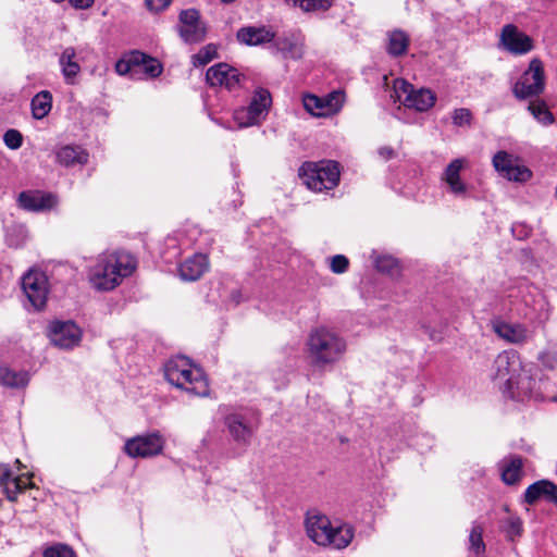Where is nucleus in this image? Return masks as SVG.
Listing matches in <instances>:
<instances>
[{
	"instance_id": "1",
	"label": "nucleus",
	"mask_w": 557,
	"mask_h": 557,
	"mask_svg": "<svg viewBox=\"0 0 557 557\" xmlns=\"http://www.w3.org/2000/svg\"><path fill=\"white\" fill-rule=\"evenodd\" d=\"M136 269V259L126 251H111L99 255L89 271V281L98 290H112Z\"/></svg>"
},
{
	"instance_id": "2",
	"label": "nucleus",
	"mask_w": 557,
	"mask_h": 557,
	"mask_svg": "<svg viewBox=\"0 0 557 557\" xmlns=\"http://www.w3.org/2000/svg\"><path fill=\"white\" fill-rule=\"evenodd\" d=\"M164 376L171 385L190 396L207 397L210 394L203 370L184 356L172 358L164 364Z\"/></svg>"
},
{
	"instance_id": "3",
	"label": "nucleus",
	"mask_w": 557,
	"mask_h": 557,
	"mask_svg": "<svg viewBox=\"0 0 557 557\" xmlns=\"http://www.w3.org/2000/svg\"><path fill=\"white\" fill-rule=\"evenodd\" d=\"M346 351V342L335 332L320 326L307 338L306 352L312 367L324 368L337 362Z\"/></svg>"
},
{
	"instance_id": "4",
	"label": "nucleus",
	"mask_w": 557,
	"mask_h": 557,
	"mask_svg": "<svg viewBox=\"0 0 557 557\" xmlns=\"http://www.w3.org/2000/svg\"><path fill=\"white\" fill-rule=\"evenodd\" d=\"M306 531L312 542L333 549L346 548L355 536V530L350 524H333L330 519L323 515L308 517L306 519Z\"/></svg>"
},
{
	"instance_id": "5",
	"label": "nucleus",
	"mask_w": 557,
	"mask_h": 557,
	"mask_svg": "<svg viewBox=\"0 0 557 557\" xmlns=\"http://www.w3.org/2000/svg\"><path fill=\"white\" fill-rule=\"evenodd\" d=\"M339 164L332 160L305 162L299 169L302 183L313 191L335 188L339 182Z\"/></svg>"
},
{
	"instance_id": "6",
	"label": "nucleus",
	"mask_w": 557,
	"mask_h": 557,
	"mask_svg": "<svg viewBox=\"0 0 557 557\" xmlns=\"http://www.w3.org/2000/svg\"><path fill=\"white\" fill-rule=\"evenodd\" d=\"M394 90L396 97L405 107L424 112L431 109L436 101L435 94L426 88L414 89L411 84L404 79H395Z\"/></svg>"
},
{
	"instance_id": "7",
	"label": "nucleus",
	"mask_w": 557,
	"mask_h": 557,
	"mask_svg": "<svg viewBox=\"0 0 557 557\" xmlns=\"http://www.w3.org/2000/svg\"><path fill=\"white\" fill-rule=\"evenodd\" d=\"M271 103L270 92L267 89L259 88L255 91L252 100L247 108L235 111L234 120L239 127L258 124L267 115Z\"/></svg>"
},
{
	"instance_id": "8",
	"label": "nucleus",
	"mask_w": 557,
	"mask_h": 557,
	"mask_svg": "<svg viewBox=\"0 0 557 557\" xmlns=\"http://www.w3.org/2000/svg\"><path fill=\"white\" fill-rule=\"evenodd\" d=\"M545 88V75L543 63L540 59H533L529 69L515 84L513 94L519 99L539 96Z\"/></svg>"
},
{
	"instance_id": "9",
	"label": "nucleus",
	"mask_w": 557,
	"mask_h": 557,
	"mask_svg": "<svg viewBox=\"0 0 557 557\" xmlns=\"http://www.w3.org/2000/svg\"><path fill=\"white\" fill-rule=\"evenodd\" d=\"M345 100V94L334 90L326 96L306 95L302 99L307 112L317 117H325L339 112Z\"/></svg>"
},
{
	"instance_id": "10",
	"label": "nucleus",
	"mask_w": 557,
	"mask_h": 557,
	"mask_svg": "<svg viewBox=\"0 0 557 557\" xmlns=\"http://www.w3.org/2000/svg\"><path fill=\"white\" fill-rule=\"evenodd\" d=\"M164 441L158 432L138 435L125 442L124 451L132 458H148L159 455Z\"/></svg>"
},
{
	"instance_id": "11",
	"label": "nucleus",
	"mask_w": 557,
	"mask_h": 557,
	"mask_svg": "<svg viewBox=\"0 0 557 557\" xmlns=\"http://www.w3.org/2000/svg\"><path fill=\"white\" fill-rule=\"evenodd\" d=\"M543 384L544 382L541 379L537 380L531 373V370H527L525 368L520 373L517 374V377L509 376L507 379V387L509 391H511L512 396H517L522 399H543L544 395L541 391V386Z\"/></svg>"
},
{
	"instance_id": "12",
	"label": "nucleus",
	"mask_w": 557,
	"mask_h": 557,
	"mask_svg": "<svg viewBox=\"0 0 557 557\" xmlns=\"http://www.w3.org/2000/svg\"><path fill=\"white\" fill-rule=\"evenodd\" d=\"M22 288L34 308L41 309L46 305L48 280L44 272L28 271L22 278Z\"/></svg>"
},
{
	"instance_id": "13",
	"label": "nucleus",
	"mask_w": 557,
	"mask_h": 557,
	"mask_svg": "<svg viewBox=\"0 0 557 557\" xmlns=\"http://www.w3.org/2000/svg\"><path fill=\"white\" fill-rule=\"evenodd\" d=\"M49 337L54 346L70 349L79 344L82 331L72 321H54L50 324Z\"/></svg>"
},
{
	"instance_id": "14",
	"label": "nucleus",
	"mask_w": 557,
	"mask_h": 557,
	"mask_svg": "<svg viewBox=\"0 0 557 557\" xmlns=\"http://www.w3.org/2000/svg\"><path fill=\"white\" fill-rule=\"evenodd\" d=\"M242 74L227 63H218L208 69L206 73L207 83L212 87H224L227 90H235L240 86Z\"/></svg>"
},
{
	"instance_id": "15",
	"label": "nucleus",
	"mask_w": 557,
	"mask_h": 557,
	"mask_svg": "<svg viewBox=\"0 0 557 557\" xmlns=\"http://www.w3.org/2000/svg\"><path fill=\"white\" fill-rule=\"evenodd\" d=\"M500 44L505 50L516 55L525 54L533 49L531 37L520 32L513 24L503 27Z\"/></svg>"
},
{
	"instance_id": "16",
	"label": "nucleus",
	"mask_w": 557,
	"mask_h": 557,
	"mask_svg": "<svg viewBox=\"0 0 557 557\" xmlns=\"http://www.w3.org/2000/svg\"><path fill=\"white\" fill-rule=\"evenodd\" d=\"M18 206L33 212L48 211L58 205V198L40 190L22 191L17 198Z\"/></svg>"
},
{
	"instance_id": "17",
	"label": "nucleus",
	"mask_w": 557,
	"mask_h": 557,
	"mask_svg": "<svg viewBox=\"0 0 557 557\" xmlns=\"http://www.w3.org/2000/svg\"><path fill=\"white\" fill-rule=\"evenodd\" d=\"M224 424L232 438L243 446H248L253 435L252 428L239 412H231L224 417Z\"/></svg>"
},
{
	"instance_id": "18",
	"label": "nucleus",
	"mask_w": 557,
	"mask_h": 557,
	"mask_svg": "<svg viewBox=\"0 0 557 557\" xmlns=\"http://www.w3.org/2000/svg\"><path fill=\"white\" fill-rule=\"evenodd\" d=\"M208 269V257L203 253H195L180 264L178 274L183 281L194 282L199 280Z\"/></svg>"
},
{
	"instance_id": "19",
	"label": "nucleus",
	"mask_w": 557,
	"mask_h": 557,
	"mask_svg": "<svg viewBox=\"0 0 557 557\" xmlns=\"http://www.w3.org/2000/svg\"><path fill=\"white\" fill-rule=\"evenodd\" d=\"M494 332L508 343L521 345L531 338L529 329L520 323L496 322L493 325Z\"/></svg>"
},
{
	"instance_id": "20",
	"label": "nucleus",
	"mask_w": 557,
	"mask_h": 557,
	"mask_svg": "<svg viewBox=\"0 0 557 557\" xmlns=\"http://www.w3.org/2000/svg\"><path fill=\"white\" fill-rule=\"evenodd\" d=\"M494 364L496 369L495 376L500 380H505L506 383L509 376L517 377V374L524 369L519 356L512 351H504L499 354L496 357Z\"/></svg>"
},
{
	"instance_id": "21",
	"label": "nucleus",
	"mask_w": 557,
	"mask_h": 557,
	"mask_svg": "<svg viewBox=\"0 0 557 557\" xmlns=\"http://www.w3.org/2000/svg\"><path fill=\"white\" fill-rule=\"evenodd\" d=\"M546 500L557 505V485L547 480H541L531 484L524 493L525 503L532 505L539 499Z\"/></svg>"
},
{
	"instance_id": "22",
	"label": "nucleus",
	"mask_w": 557,
	"mask_h": 557,
	"mask_svg": "<svg viewBox=\"0 0 557 557\" xmlns=\"http://www.w3.org/2000/svg\"><path fill=\"white\" fill-rule=\"evenodd\" d=\"M237 40L247 46H258L274 40L275 34L265 26H246L238 29Z\"/></svg>"
},
{
	"instance_id": "23",
	"label": "nucleus",
	"mask_w": 557,
	"mask_h": 557,
	"mask_svg": "<svg viewBox=\"0 0 557 557\" xmlns=\"http://www.w3.org/2000/svg\"><path fill=\"white\" fill-rule=\"evenodd\" d=\"M59 64L65 83L73 85L77 75L81 73V65L75 48L66 47L60 54Z\"/></svg>"
},
{
	"instance_id": "24",
	"label": "nucleus",
	"mask_w": 557,
	"mask_h": 557,
	"mask_svg": "<svg viewBox=\"0 0 557 557\" xmlns=\"http://www.w3.org/2000/svg\"><path fill=\"white\" fill-rule=\"evenodd\" d=\"M523 459L513 455L502 461V480L507 485L518 483L522 478Z\"/></svg>"
},
{
	"instance_id": "25",
	"label": "nucleus",
	"mask_w": 557,
	"mask_h": 557,
	"mask_svg": "<svg viewBox=\"0 0 557 557\" xmlns=\"http://www.w3.org/2000/svg\"><path fill=\"white\" fill-rule=\"evenodd\" d=\"M463 168L462 159L453 160L445 169L443 180L448 184L450 191L455 195L466 193V185L460 180V171Z\"/></svg>"
},
{
	"instance_id": "26",
	"label": "nucleus",
	"mask_w": 557,
	"mask_h": 557,
	"mask_svg": "<svg viewBox=\"0 0 557 557\" xmlns=\"http://www.w3.org/2000/svg\"><path fill=\"white\" fill-rule=\"evenodd\" d=\"M57 160L59 163L65 166L85 164L88 161V153L81 147L64 146L58 150Z\"/></svg>"
},
{
	"instance_id": "27",
	"label": "nucleus",
	"mask_w": 557,
	"mask_h": 557,
	"mask_svg": "<svg viewBox=\"0 0 557 557\" xmlns=\"http://www.w3.org/2000/svg\"><path fill=\"white\" fill-rule=\"evenodd\" d=\"M29 382L25 371H14L7 366H0V384L9 388H23Z\"/></svg>"
},
{
	"instance_id": "28",
	"label": "nucleus",
	"mask_w": 557,
	"mask_h": 557,
	"mask_svg": "<svg viewBox=\"0 0 557 557\" xmlns=\"http://www.w3.org/2000/svg\"><path fill=\"white\" fill-rule=\"evenodd\" d=\"M409 46V36L400 30L395 29L393 32H389L387 35V52L391 55L399 57L404 55Z\"/></svg>"
},
{
	"instance_id": "29",
	"label": "nucleus",
	"mask_w": 557,
	"mask_h": 557,
	"mask_svg": "<svg viewBox=\"0 0 557 557\" xmlns=\"http://www.w3.org/2000/svg\"><path fill=\"white\" fill-rule=\"evenodd\" d=\"M277 49L284 54L285 58L300 59L304 54L302 40L293 35L290 38H280L276 40Z\"/></svg>"
},
{
	"instance_id": "30",
	"label": "nucleus",
	"mask_w": 557,
	"mask_h": 557,
	"mask_svg": "<svg viewBox=\"0 0 557 557\" xmlns=\"http://www.w3.org/2000/svg\"><path fill=\"white\" fill-rule=\"evenodd\" d=\"M33 116L41 120L49 114L52 108V95L48 90H42L34 96L30 102Z\"/></svg>"
},
{
	"instance_id": "31",
	"label": "nucleus",
	"mask_w": 557,
	"mask_h": 557,
	"mask_svg": "<svg viewBox=\"0 0 557 557\" xmlns=\"http://www.w3.org/2000/svg\"><path fill=\"white\" fill-rule=\"evenodd\" d=\"M528 110L543 125H550L555 119L545 101L535 99L529 103Z\"/></svg>"
},
{
	"instance_id": "32",
	"label": "nucleus",
	"mask_w": 557,
	"mask_h": 557,
	"mask_svg": "<svg viewBox=\"0 0 557 557\" xmlns=\"http://www.w3.org/2000/svg\"><path fill=\"white\" fill-rule=\"evenodd\" d=\"M180 35L187 44H195L201 41L206 36V27L203 23L181 25Z\"/></svg>"
},
{
	"instance_id": "33",
	"label": "nucleus",
	"mask_w": 557,
	"mask_h": 557,
	"mask_svg": "<svg viewBox=\"0 0 557 557\" xmlns=\"http://www.w3.org/2000/svg\"><path fill=\"white\" fill-rule=\"evenodd\" d=\"M483 527L478 523H473L470 535L469 543L470 549L476 555L480 556L485 552V543L483 542Z\"/></svg>"
},
{
	"instance_id": "34",
	"label": "nucleus",
	"mask_w": 557,
	"mask_h": 557,
	"mask_svg": "<svg viewBox=\"0 0 557 557\" xmlns=\"http://www.w3.org/2000/svg\"><path fill=\"white\" fill-rule=\"evenodd\" d=\"M334 0H297V7L304 12L327 11Z\"/></svg>"
},
{
	"instance_id": "35",
	"label": "nucleus",
	"mask_w": 557,
	"mask_h": 557,
	"mask_svg": "<svg viewBox=\"0 0 557 557\" xmlns=\"http://www.w3.org/2000/svg\"><path fill=\"white\" fill-rule=\"evenodd\" d=\"M22 481L23 475L12 476L8 482L1 485L9 500L15 502L17 494L25 490V485H21Z\"/></svg>"
},
{
	"instance_id": "36",
	"label": "nucleus",
	"mask_w": 557,
	"mask_h": 557,
	"mask_svg": "<svg viewBox=\"0 0 557 557\" xmlns=\"http://www.w3.org/2000/svg\"><path fill=\"white\" fill-rule=\"evenodd\" d=\"M216 57V49L212 45L201 48L193 55V64L195 66H203Z\"/></svg>"
},
{
	"instance_id": "37",
	"label": "nucleus",
	"mask_w": 557,
	"mask_h": 557,
	"mask_svg": "<svg viewBox=\"0 0 557 557\" xmlns=\"http://www.w3.org/2000/svg\"><path fill=\"white\" fill-rule=\"evenodd\" d=\"M513 163L511 156L506 151H498L493 158V165L504 177Z\"/></svg>"
},
{
	"instance_id": "38",
	"label": "nucleus",
	"mask_w": 557,
	"mask_h": 557,
	"mask_svg": "<svg viewBox=\"0 0 557 557\" xmlns=\"http://www.w3.org/2000/svg\"><path fill=\"white\" fill-rule=\"evenodd\" d=\"M375 267L380 272L395 274L398 272V262L391 256H382L375 259Z\"/></svg>"
},
{
	"instance_id": "39",
	"label": "nucleus",
	"mask_w": 557,
	"mask_h": 557,
	"mask_svg": "<svg viewBox=\"0 0 557 557\" xmlns=\"http://www.w3.org/2000/svg\"><path fill=\"white\" fill-rule=\"evenodd\" d=\"M505 177L509 181L525 182L531 177V171L523 165L513 163Z\"/></svg>"
},
{
	"instance_id": "40",
	"label": "nucleus",
	"mask_w": 557,
	"mask_h": 557,
	"mask_svg": "<svg viewBox=\"0 0 557 557\" xmlns=\"http://www.w3.org/2000/svg\"><path fill=\"white\" fill-rule=\"evenodd\" d=\"M44 557H76L74 550L64 544H55L45 549Z\"/></svg>"
},
{
	"instance_id": "41",
	"label": "nucleus",
	"mask_w": 557,
	"mask_h": 557,
	"mask_svg": "<svg viewBox=\"0 0 557 557\" xmlns=\"http://www.w3.org/2000/svg\"><path fill=\"white\" fill-rule=\"evenodd\" d=\"M451 120L456 126H470L472 122V113L467 108H459L454 110Z\"/></svg>"
},
{
	"instance_id": "42",
	"label": "nucleus",
	"mask_w": 557,
	"mask_h": 557,
	"mask_svg": "<svg viewBox=\"0 0 557 557\" xmlns=\"http://www.w3.org/2000/svg\"><path fill=\"white\" fill-rule=\"evenodd\" d=\"M140 72H144L148 77L154 78L162 73V65L158 60L148 55Z\"/></svg>"
},
{
	"instance_id": "43",
	"label": "nucleus",
	"mask_w": 557,
	"mask_h": 557,
	"mask_svg": "<svg viewBox=\"0 0 557 557\" xmlns=\"http://www.w3.org/2000/svg\"><path fill=\"white\" fill-rule=\"evenodd\" d=\"M3 141L10 149H18L23 143L22 134L16 129H8L3 135Z\"/></svg>"
},
{
	"instance_id": "44",
	"label": "nucleus",
	"mask_w": 557,
	"mask_h": 557,
	"mask_svg": "<svg viewBox=\"0 0 557 557\" xmlns=\"http://www.w3.org/2000/svg\"><path fill=\"white\" fill-rule=\"evenodd\" d=\"M126 57H127V62L131 64L133 71L137 75L140 73L141 66L145 63V61L147 60L148 55L146 53L135 50V51H132L131 53L126 54Z\"/></svg>"
},
{
	"instance_id": "45",
	"label": "nucleus",
	"mask_w": 557,
	"mask_h": 557,
	"mask_svg": "<svg viewBox=\"0 0 557 557\" xmlns=\"http://www.w3.org/2000/svg\"><path fill=\"white\" fill-rule=\"evenodd\" d=\"M330 267L336 274L345 273L349 267V260L344 255H336L331 258Z\"/></svg>"
},
{
	"instance_id": "46",
	"label": "nucleus",
	"mask_w": 557,
	"mask_h": 557,
	"mask_svg": "<svg viewBox=\"0 0 557 557\" xmlns=\"http://www.w3.org/2000/svg\"><path fill=\"white\" fill-rule=\"evenodd\" d=\"M522 530V520L519 517L512 516L508 518L506 532L510 537L520 536Z\"/></svg>"
},
{
	"instance_id": "47",
	"label": "nucleus",
	"mask_w": 557,
	"mask_h": 557,
	"mask_svg": "<svg viewBox=\"0 0 557 557\" xmlns=\"http://www.w3.org/2000/svg\"><path fill=\"white\" fill-rule=\"evenodd\" d=\"M181 25H191L202 23L200 21L199 12L195 9L184 10L180 14Z\"/></svg>"
},
{
	"instance_id": "48",
	"label": "nucleus",
	"mask_w": 557,
	"mask_h": 557,
	"mask_svg": "<svg viewBox=\"0 0 557 557\" xmlns=\"http://www.w3.org/2000/svg\"><path fill=\"white\" fill-rule=\"evenodd\" d=\"M115 72L119 75L129 74L131 76H135V72L133 71L131 64L127 62V57H123L115 63Z\"/></svg>"
},
{
	"instance_id": "49",
	"label": "nucleus",
	"mask_w": 557,
	"mask_h": 557,
	"mask_svg": "<svg viewBox=\"0 0 557 557\" xmlns=\"http://www.w3.org/2000/svg\"><path fill=\"white\" fill-rule=\"evenodd\" d=\"M172 0H146V5L150 11H162L164 10Z\"/></svg>"
},
{
	"instance_id": "50",
	"label": "nucleus",
	"mask_w": 557,
	"mask_h": 557,
	"mask_svg": "<svg viewBox=\"0 0 557 557\" xmlns=\"http://www.w3.org/2000/svg\"><path fill=\"white\" fill-rule=\"evenodd\" d=\"M11 469L8 465H0V484H4L12 478Z\"/></svg>"
},
{
	"instance_id": "51",
	"label": "nucleus",
	"mask_w": 557,
	"mask_h": 557,
	"mask_svg": "<svg viewBox=\"0 0 557 557\" xmlns=\"http://www.w3.org/2000/svg\"><path fill=\"white\" fill-rule=\"evenodd\" d=\"M71 5H73L75 9H88L94 4V0H69Z\"/></svg>"
},
{
	"instance_id": "52",
	"label": "nucleus",
	"mask_w": 557,
	"mask_h": 557,
	"mask_svg": "<svg viewBox=\"0 0 557 557\" xmlns=\"http://www.w3.org/2000/svg\"><path fill=\"white\" fill-rule=\"evenodd\" d=\"M379 154H380V157H382L384 160H389V159H392V158H394V157H395V151H394V149H393V148L385 146V147H381V148L379 149Z\"/></svg>"
},
{
	"instance_id": "53",
	"label": "nucleus",
	"mask_w": 557,
	"mask_h": 557,
	"mask_svg": "<svg viewBox=\"0 0 557 557\" xmlns=\"http://www.w3.org/2000/svg\"><path fill=\"white\" fill-rule=\"evenodd\" d=\"M286 4L292 5L294 8L297 7V0H284Z\"/></svg>"
},
{
	"instance_id": "54",
	"label": "nucleus",
	"mask_w": 557,
	"mask_h": 557,
	"mask_svg": "<svg viewBox=\"0 0 557 557\" xmlns=\"http://www.w3.org/2000/svg\"><path fill=\"white\" fill-rule=\"evenodd\" d=\"M21 485H25V488L28 486V479L23 476V481L21 482Z\"/></svg>"
},
{
	"instance_id": "55",
	"label": "nucleus",
	"mask_w": 557,
	"mask_h": 557,
	"mask_svg": "<svg viewBox=\"0 0 557 557\" xmlns=\"http://www.w3.org/2000/svg\"><path fill=\"white\" fill-rule=\"evenodd\" d=\"M221 1L224 3H230V2H233L234 0H221Z\"/></svg>"
}]
</instances>
